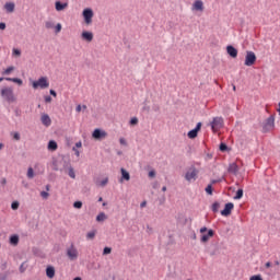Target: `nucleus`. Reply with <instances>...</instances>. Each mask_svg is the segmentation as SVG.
<instances>
[{"label":"nucleus","mask_w":280,"mask_h":280,"mask_svg":"<svg viewBox=\"0 0 280 280\" xmlns=\"http://www.w3.org/2000/svg\"><path fill=\"white\" fill-rule=\"evenodd\" d=\"M212 132H220L224 128V118L217 116L212 118V121L209 124Z\"/></svg>","instance_id":"1"},{"label":"nucleus","mask_w":280,"mask_h":280,"mask_svg":"<svg viewBox=\"0 0 280 280\" xmlns=\"http://www.w3.org/2000/svg\"><path fill=\"white\" fill-rule=\"evenodd\" d=\"M198 174H199L198 168H196V166H190L186 171L184 178L185 180H187V183H194L198 180Z\"/></svg>","instance_id":"2"},{"label":"nucleus","mask_w":280,"mask_h":280,"mask_svg":"<svg viewBox=\"0 0 280 280\" xmlns=\"http://www.w3.org/2000/svg\"><path fill=\"white\" fill-rule=\"evenodd\" d=\"M1 95L3 100H7V102H16V97H14V91L12 88H3L1 90Z\"/></svg>","instance_id":"3"},{"label":"nucleus","mask_w":280,"mask_h":280,"mask_svg":"<svg viewBox=\"0 0 280 280\" xmlns=\"http://www.w3.org/2000/svg\"><path fill=\"white\" fill-rule=\"evenodd\" d=\"M33 89H49L47 77H40L37 81H33Z\"/></svg>","instance_id":"4"},{"label":"nucleus","mask_w":280,"mask_h":280,"mask_svg":"<svg viewBox=\"0 0 280 280\" xmlns=\"http://www.w3.org/2000/svg\"><path fill=\"white\" fill-rule=\"evenodd\" d=\"M257 62V55H255L253 51H247L245 56V67H253Z\"/></svg>","instance_id":"5"},{"label":"nucleus","mask_w":280,"mask_h":280,"mask_svg":"<svg viewBox=\"0 0 280 280\" xmlns=\"http://www.w3.org/2000/svg\"><path fill=\"white\" fill-rule=\"evenodd\" d=\"M83 19L86 25H91L93 23V9H84Z\"/></svg>","instance_id":"6"},{"label":"nucleus","mask_w":280,"mask_h":280,"mask_svg":"<svg viewBox=\"0 0 280 280\" xmlns=\"http://www.w3.org/2000/svg\"><path fill=\"white\" fill-rule=\"evenodd\" d=\"M264 130L266 132L270 130H275V116H270L269 118L266 119L264 125Z\"/></svg>","instance_id":"7"},{"label":"nucleus","mask_w":280,"mask_h":280,"mask_svg":"<svg viewBox=\"0 0 280 280\" xmlns=\"http://www.w3.org/2000/svg\"><path fill=\"white\" fill-rule=\"evenodd\" d=\"M191 10L192 12H205V2H202V0H196L192 3Z\"/></svg>","instance_id":"8"},{"label":"nucleus","mask_w":280,"mask_h":280,"mask_svg":"<svg viewBox=\"0 0 280 280\" xmlns=\"http://www.w3.org/2000/svg\"><path fill=\"white\" fill-rule=\"evenodd\" d=\"M67 255L69 259H71V261H75V259H78V249L74 248V246L72 245L71 247L68 248Z\"/></svg>","instance_id":"9"},{"label":"nucleus","mask_w":280,"mask_h":280,"mask_svg":"<svg viewBox=\"0 0 280 280\" xmlns=\"http://www.w3.org/2000/svg\"><path fill=\"white\" fill-rule=\"evenodd\" d=\"M201 128H202V122H198L196 128L188 132V139H196V137H198V132H200Z\"/></svg>","instance_id":"10"},{"label":"nucleus","mask_w":280,"mask_h":280,"mask_svg":"<svg viewBox=\"0 0 280 280\" xmlns=\"http://www.w3.org/2000/svg\"><path fill=\"white\" fill-rule=\"evenodd\" d=\"M233 208H234L233 202L226 203L224 209L221 211V215H224L225 218L231 215V211H233Z\"/></svg>","instance_id":"11"},{"label":"nucleus","mask_w":280,"mask_h":280,"mask_svg":"<svg viewBox=\"0 0 280 280\" xmlns=\"http://www.w3.org/2000/svg\"><path fill=\"white\" fill-rule=\"evenodd\" d=\"M93 139H104L107 137L106 131H102L100 129H95L92 133Z\"/></svg>","instance_id":"12"},{"label":"nucleus","mask_w":280,"mask_h":280,"mask_svg":"<svg viewBox=\"0 0 280 280\" xmlns=\"http://www.w3.org/2000/svg\"><path fill=\"white\" fill-rule=\"evenodd\" d=\"M229 174H234V176H237V172H240V166H237V163L233 162L228 167Z\"/></svg>","instance_id":"13"},{"label":"nucleus","mask_w":280,"mask_h":280,"mask_svg":"<svg viewBox=\"0 0 280 280\" xmlns=\"http://www.w3.org/2000/svg\"><path fill=\"white\" fill-rule=\"evenodd\" d=\"M40 121L43 126H46V128L51 126V118L47 114H42Z\"/></svg>","instance_id":"14"},{"label":"nucleus","mask_w":280,"mask_h":280,"mask_svg":"<svg viewBox=\"0 0 280 280\" xmlns=\"http://www.w3.org/2000/svg\"><path fill=\"white\" fill-rule=\"evenodd\" d=\"M81 38H82V40H85L86 43H91L93 40V33H91L89 31H84L81 34Z\"/></svg>","instance_id":"15"},{"label":"nucleus","mask_w":280,"mask_h":280,"mask_svg":"<svg viewBox=\"0 0 280 280\" xmlns=\"http://www.w3.org/2000/svg\"><path fill=\"white\" fill-rule=\"evenodd\" d=\"M46 276L48 279H54V277H56V269L52 266H48L46 268Z\"/></svg>","instance_id":"16"},{"label":"nucleus","mask_w":280,"mask_h":280,"mask_svg":"<svg viewBox=\"0 0 280 280\" xmlns=\"http://www.w3.org/2000/svg\"><path fill=\"white\" fill-rule=\"evenodd\" d=\"M55 8H56L57 12H62V10H66V8H69V3H67V2L61 3L60 1H57L55 3Z\"/></svg>","instance_id":"17"},{"label":"nucleus","mask_w":280,"mask_h":280,"mask_svg":"<svg viewBox=\"0 0 280 280\" xmlns=\"http://www.w3.org/2000/svg\"><path fill=\"white\" fill-rule=\"evenodd\" d=\"M226 51L231 58H237V49L233 46H228Z\"/></svg>","instance_id":"18"},{"label":"nucleus","mask_w":280,"mask_h":280,"mask_svg":"<svg viewBox=\"0 0 280 280\" xmlns=\"http://www.w3.org/2000/svg\"><path fill=\"white\" fill-rule=\"evenodd\" d=\"M213 235H214L213 230H209L207 234H203V235L201 236V242H202L203 244H207V242L209 241V238H210V237H213Z\"/></svg>","instance_id":"19"},{"label":"nucleus","mask_w":280,"mask_h":280,"mask_svg":"<svg viewBox=\"0 0 280 280\" xmlns=\"http://www.w3.org/2000/svg\"><path fill=\"white\" fill-rule=\"evenodd\" d=\"M14 8H16V5L14 4V2H7L4 4V10L9 13L12 14V12H14Z\"/></svg>","instance_id":"20"},{"label":"nucleus","mask_w":280,"mask_h":280,"mask_svg":"<svg viewBox=\"0 0 280 280\" xmlns=\"http://www.w3.org/2000/svg\"><path fill=\"white\" fill-rule=\"evenodd\" d=\"M7 82H14L15 84H19V86L23 85V80L19 78H5Z\"/></svg>","instance_id":"21"},{"label":"nucleus","mask_w":280,"mask_h":280,"mask_svg":"<svg viewBox=\"0 0 280 280\" xmlns=\"http://www.w3.org/2000/svg\"><path fill=\"white\" fill-rule=\"evenodd\" d=\"M106 220H108V217L104 212L98 213L96 217V222H104Z\"/></svg>","instance_id":"22"},{"label":"nucleus","mask_w":280,"mask_h":280,"mask_svg":"<svg viewBox=\"0 0 280 280\" xmlns=\"http://www.w3.org/2000/svg\"><path fill=\"white\" fill-rule=\"evenodd\" d=\"M120 172H121V178L124 180H130V173H128V171H126V168H121Z\"/></svg>","instance_id":"23"},{"label":"nucleus","mask_w":280,"mask_h":280,"mask_svg":"<svg viewBox=\"0 0 280 280\" xmlns=\"http://www.w3.org/2000/svg\"><path fill=\"white\" fill-rule=\"evenodd\" d=\"M48 150H51L52 152L58 150V143H56V141H54V140H50L48 142Z\"/></svg>","instance_id":"24"},{"label":"nucleus","mask_w":280,"mask_h":280,"mask_svg":"<svg viewBox=\"0 0 280 280\" xmlns=\"http://www.w3.org/2000/svg\"><path fill=\"white\" fill-rule=\"evenodd\" d=\"M10 244H12V246H18L19 245V235H12L10 237Z\"/></svg>","instance_id":"25"},{"label":"nucleus","mask_w":280,"mask_h":280,"mask_svg":"<svg viewBox=\"0 0 280 280\" xmlns=\"http://www.w3.org/2000/svg\"><path fill=\"white\" fill-rule=\"evenodd\" d=\"M242 198H244V190L243 189H238L236 191V195L234 196V200H242Z\"/></svg>","instance_id":"26"},{"label":"nucleus","mask_w":280,"mask_h":280,"mask_svg":"<svg viewBox=\"0 0 280 280\" xmlns=\"http://www.w3.org/2000/svg\"><path fill=\"white\" fill-rule=\"evenodd\" d=\"M14 66H10L9 68L4 69L2 71V75H10V73H12V71H14Z\"/></svg>","instance_id":"27"},{"label":"nucleus","mask_w":280,"mask_h":280,"mask_svg":"<svg viewBox=\"0 0 280 280\" xmlns=\"http://www.w3.org/2000/svg\"><path fill=\"white\" fill-rule=\"evenodd\" d=\"M96 185L98 187H106V185H108V177H105L103 180L97 182Z\"/></svg>","instance_id":"28"},{"label":"nucleus","mask_w":280,"mask_h":280,"mask_svg":"<svg viewBox=\"0 0 280 280\" xmlns=\"http://www.w3.org/2000/svg\"><path fill=\"white\" fill-rule=\"evenodd\" d=\"M68 175L70 176V178H75V171L73 170L72 166H69Z\"/></svg>","instance_id":"29"},{"label":"nucleus","mask_w":280,"mask_h":280,"mask_svg":"<svg viewBox=\"0 0 280 280\" xmlns=\"http://www.w3.org/2000/svg\"><path fill=\"white\" fill-rule=\"evenodd\" d=\"M26 176L27 178H34V168L28 167Z\"/></svg>","instance_id":"30"},{"label":"nucleus","mask_w":280,"mask_h":280,"mask_svg":"<svg viewBox=\"0 0 280 280\" xmlns=\"http://www.w3.org/2000/svg\"><path fill=\"white\" fill-rule=\"evenodd\" d=\"M219 209H220V203L214 202V203L212 205V211H213L214 213H218Z\"/></svg>","instance_id":"31"},{"label":"nucleus","mask_w":280,"mask_h":280,"mask_svg":"<svg viewBox=\"0 0 280 280\" xmlns=\"http://www.w3.org/2000/svg\"><path fill=\"white\" fill-rule=\"evenodd\" d=\"M206 192L209 194V196H212L213 195V187L211 185H208L206 187Z\"/></svg>","instance_id":"32"},{"label":"nucleus","mask_w":280,"mask_h":280,"mask_svg":"<svg viewBox=\"0 0 280 280\" xmlns=\"http://www.w3.org/2000/svg\"><path fill=\"white\" fill-rule=\"evenodd\" d=\"M55 32L56 34H60V32H62V24L58 23L55 27Z\"/></svg>","instance_id":"33"},{"label":"nucleus","mask_w":280,"mask_h":280,"mask_svg":"<svg viewBox=\"0 0 280 280\" xmlns=\"http://www.w3.org/2000/svg\"><path fill=\"white\" fill-rule=\"evenodd\" d=\"M137 124H139V118L133 117L130 119V126H137Z\"/></svg>","instance_id":"34"},{"label":"nucleus","mask_w":280,"mask_h":280,"mask_svg":"<svg viewBox=\"0 0 280 280\" xmlns=\"http://www.w3.org/2000/svg\"><path fill=\"white\" fill-rule=\"evenodd\" d=\"M110 253H113V249L110 247H105L103 249V255H110Z\"/></svg>","instance_id":"35"},{"label":"nucleus","mask_w":280,"mask_h":280,"mask_svg":"<svg viewBox=\"0 0 280 280\" xmlns=\"http://www.w3.org/2000/svg\"><path fill=\"white\" fill-rule=\"evenodd\" d=\"M74 209H82V201H75L73 203Z\"/></svg>","instance_id":"36"},{"label":"nucleus","mask_w":280,"mask_h":280,"mask_svg":"<svg viewBox=\"0 0 280 280\" xmlns=\"http://www.w3.org/2000/svg\"><path fill=\"white\" fill-rule=\"evenodd\" d=\"M11 209H13V211H16V209H19V201H13L11 205Z\"/></svg>","instance_id":"37"},{"label":"nucleus","mask_w":280,"mask_h":280,"mask_svg":"<svg viewBox=\"0 0 280 280\" xmlns=\"http://www.w3.org/2000/svg\"><path fill=\"white\" fill-rule=\"evenodd\" d=\"M45 25H46V28H47V30H54V22H49V21H48V22H46Z\"/></svg>","instance_id":"38"},{"label":"nucleus","mask_w":280,"mask_h":280,"mask_svg":"<svg viewBox=\"0 0 280 280\" xmlns=\"http://www.w3.org/2000/svg\"><path fill=\"white\" fill-rule=\"evenodd\" d=\"M40 196H42V198H44V200H47V198H49V192H47V191H42V192H40Z\"/></svg>","instance_id":"39"},{"label":"nucleus","mask_w":280,"mask_h":280,"mask_svg":"<svg viewBox=\"0 0 280 280\" xmlns=\"http://www.w3.org/2000/svg\"><path fill=\"white\" fill-rule=\"evenodd\" d=\"M13 56H16L18 58L21 57V51L16 48H13Z\"/></svg>","instance_id":"40"},{"label":"nucleus","mask_w":280,"mask_h":280,"mask_svg":"<svg viewBox=\"0 0 280 280\" xmlns=\"http://www.w3.org/2000/svg\"><path fill=\"white\" fill-rule=\"evenodd\" d=\"M86 237L88 240H93V237H95V232H89Z\"/></svg>","instance_id":"41"},{"label":"nucleus","mask_w":280,"mask_h":280,"mask_svg":"<svg viewBox=\"0 0 280 280\" xmlns=\"http://www.w3.org/2000/svg\"><path fill=\"white\" fill-rule=\"evenodd\" d=\"M119 143H120V145H128V142L126 141V138H120Z\"/></svg>","instance_id":"42"},{"label":"nucleus","mask_w":280,"mask_h":280,"mask_svg":"<svg viewBox=\"0 0 280 280\" xmlns=\"http://www.w3.org/2000/svg\"><path fill=\"white\" fill-rule=\"evenodd\" d=\"M226 149H228L226 144H224V143L220 144L221 152H225Z\"/></svg>","instance_id":"43"},{"label":"nucleus","mask_w":280,"mask_h":280,"mask_svg":"<svg viewBox=\"0 0 280 280\" xmlns=\"http://www.w3.org/2000/svg\"><path fill=\"white\" fill-rule=\"evenodd\" d=\"M154 176H156V172L150 171L149 172V178H154Z\"/></svg>","instance_id":"44"},{"label":"nucleus","mask_w":280,"mask_h":280,"mask_svg":"<svg viewBox=\"0 0 280 280\" xmlns=\"http://www.w3.org/2000/svg\"><path fill=\"white\" fill-rule=\"evenodd\" d=\"M249 280H264L261 276H253Z\"/></svg>","instance_id":"45"},{"label":"nucleus","mask_w":280,"mask_h":280,"mask_svg":"<svg viewBox=\"0 0 280 280\" xmlns=\"http://www.w3.org/2000/svg\"><path fill=\"white\" fill-rule=\"evenodd\" d=\"M46 104H51V96H45Z\"/></svg>","instance_id":"46"},{"label":"nucleus","mask_w":280,"mask_h":280,"mask_svg":"<svg viewBox=\"0 0 280 280\" xmlns=\"http://www.w3.org/2000/svg\"><path fill=\"white\" fill-rule=\"evenodd\" d=\"M13 138L19 141V139H21V136L19 133H14Z\"/></svg>","instance_id":"47"},{"label":"nucleus","mask_w":280,"mask_h":280,"mask_svg":"<svg viewBox=\"0 0 280 280\" xmlns=\"http://www.w3.org/2000/svg\"><path fill=\"white\" fill-rule=\"evenodd\" d=\"M77 113H81L82 112V106L81 105H78L77 108H75Z\"/></svg>","instance_id":"48"},{"label":"nucleus","mask_w":280,"mask_h":280,"mask_svg":"<svg viewBox=\"0 0 280 280\" xmlns=\"http://www.w3.org/2000/svg\"><path fill=\"white\" fill-rule=\"evenodd\" d=\"M50 95H52V97H57V93H56V91L50 90Z\"/></svg>","instance_id":"49"},{"label":"nucleus","mask_w":280,"mask_h":280,"mask_svg":"<svg viewBox=\"0 0 280 280\" xmlns=\"http://www.w3.org/2000/svg\"><path fill=\"white\" fill-rule=\"evenodd\" d=\"M0 30H5V23L3 22L0 23Z\"/></svg>","instance_id":"50"},{"label":"nucleus","mask_w":280,"mask_h":280,"mask_svg":"<svg viewBox=\"0 0 280 280\" xmlns=\"http://www.w3.org/2000/svg\"><path fill=\"white\" fill-rule=\"evenodd\" d=\"M200 233H207V226L201 228Z\"/></svg>","instance_id":"51"},{"label":"nucleus","mask_w":280,"mask_h":280,"mask_svg":"<svg viewBox=\"0 0 280 280\" xmlns=\"http://www.w3.org/2000/svg\"><path fill=\"white\" fill-rule=\"evenodd\" d=\"M145 205H148V202L142 201V202L140 203L141 209H143V207H145Z\"/></svg>","instance_id":"52"},{"label":"nucleus","mask_w":280,"mask_h":280,"mask_svg":"<svg viewBox=\"0 0 280 280\" xmlns=\"http://www.w3.org/2000/svg\"><path fill=\"white\" fill-rule=\"evenodd\" d=\"M75 148H82V142H77Z\"/></svg>","instance_id":"53"},{"label":"nucleus","mask_w":280,"mask_h":280,"mask_svg":"<svg viewBox=\"0 0 280 280\" xmlns=\"http://www.w3.org/2000/svg\"><path fill=\"white\" fill-rule=\"evenodd\" d=\"M266 268H270L272 266V264H270V261L266 262Z\"/></svg>","instance_id":"54"},{"label":"nucleus","mask_w":280,"mask_h":280,"mask_svg":"<svg viewBox=\"0 0 280 280\" xmlns=\"http://www.w3.org/2000/svg\"><path fill=\"white\" fill-rule=\"evenodd\" d=\"M5 183H7L5 178H2L1 179V185H5Z\"/></svg>","instance_id":"55"},{"label":"nucleus","mask_w":280,"mask_h":280,"mask_svg":"<svg viewBox=\"0 0 280 280\" xmlns=\"http://www.w3.org/2000/svg\"><path fill=\"white\" fill-rule=\"evenodd\" d=\"M73 150H74L77 156H80V151H78V150H75V149H73Z\"/></svg>","instance_id":"56"},{"label":"nucleus","mask_w":280,"mask_h":280,"mask_svg":"<svg viewBox=\"0 0 280 280\" xmlns=\"http://www.w3.org/2000/svg\"><path fill=\"white\" fill-rule=\"evenodd\" d=\"M162 191H167V187H166V186H163V187H162Z\"/></svg>","instance_id":"57"},{"label":"nucleus","mask_w":280,"mask_h":280,"mask_svg":"<svg viewBox=\"0 0 280 280\" xmlns=\"http://www.w3.org/2000/svg\"><path fill=\"white\" fill-rule=\"evenodd\" d=\"M73 280H82V278H80V277H77V278H74Z\"/></svg>","instance_id":"58"},{"label":"nucleus","mask_w":280,"mask_h":280,"mask_svg":"<svg viewBox=\"0 0 280 280\" xmlns=\"http://www.w3.org/2000/svg\"><path fill=\"white\" fill-rule=\"evenodd\" d=\"M0 150H3V143H0Z\"/></svg>","instance_id":"59"},{"label":"nucleus","mask_w":280,"mask_h":280,"mask_svg":"<svg viewBox=\"0 0 280 280\" xmlns=\"http://www.w3.org/2000/svg\"><path fill=\"white\" fill-rule=\"evenodd\" d=\"M104 199L102 197L98 198V202H102Z\"/></svg>","instance_id":"60"},{"label":"nucleus","mask_w":280,"mask_h":280,"mask_svg":"<svg viewBox=\"0 0 280 280\" xmlns=\"http://www.w3.org/2000/svg\"><path fill=\"white\" fill-rule=\"evenodd\" d=\"M278 113H279V115H280V102H279V109H278Z\"/></svg>","instance_id":"61"},{"label":"nucleus","mask_w":280,"mask_h":280,"mask_svg":"<svg viewBox=\"0 0 280 280\" xmlns=\"http://www.w3.org/2000/svg\"><path fill=\"white\" fill-rule=\"evenodd\" d=\"M233 91H236V88H235V85H233Z\"/></svg>","instance_id":"62"},{"label":"nucleus","mask_w":280,"mask_h":280,"mask_svg":"<svg viewBox=\"0 0 280 280\" xmlns=\"http://www.w3.org/2000/svg\"><path fill=\"white\" fill-rule=\"evenodd\" d=\"M0 82H3V78H0Z\"/></svg>","instance_id":"63"},{"label":"nucleus","mask_w":280,"mask_h":280,"mask_svg":"<svg viewBox=\"0 0 280 280\" xmlns=\"http://www.w3.org/2000/svg\"><path fill=\"white\" fill-rule=\"evenodd\" d=\"M83 108L86 109V105H83Z\"/></svg>","instance_id":"64"}]
</instances>
